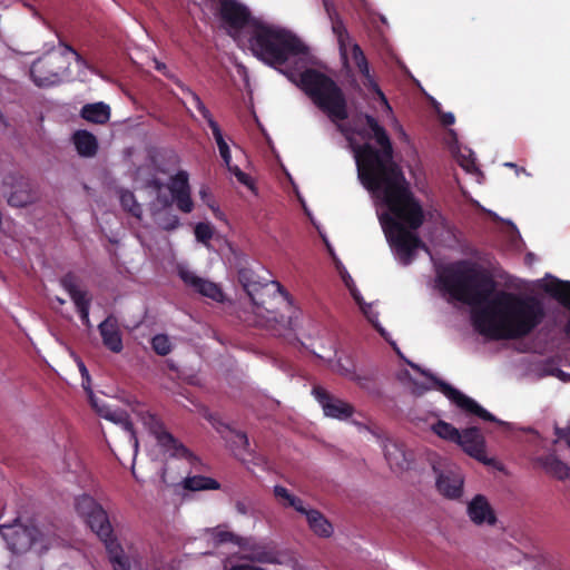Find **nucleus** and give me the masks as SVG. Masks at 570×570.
Listing matches in <instances>:
<instances>
[{"mask_svg": "<svg viewBox=\"0 0 570 570\" xmlns=\"http://www.w3.org/2000/svg\"><path fill=\"white\" fill-rule=\"evenodd\" d=\"M286 76L347 139L361 183L386 207L385 212L377 210V217L396 259L409 265L417 248L428 252L416 235L424 220L422 206L392 161V144L385 129L371 115H358L351 124H344L348 116L346 98L337 83L323 72L306 69L298 81L292 71Z\"/></svg>", "mask_w": 570, "mask_h": 570, "instance_id": "nucleus-1", "label": "nucleus"}, {"mask_svg": "<svg viewBox=\"0 0 570 570\" xmlns=\"http://www.w3.org/2000/svg\"><path fill=\"white\" fill-rule=\"evenodd\" d=\"M439 282L452 299L473 307V326L488 338H522L546 317L541 299L507 291L494 292L493 279L471 263L455 264Z\"/></svg>", "mask_w": 570, "mask_h": 570, "instance_id": "nucleus-2", "label": "nucleus"}, {"mask_svg": "<svg viewBox=\"0 0 570 570\" xmlns=\"http://www.w3.org/2000/svg\"><path fill=\"white\" fill-rule=\"evenodd\" d=\"M252 53L264 63L277 68L287 62L305 63L307 47L291 31L263 19L245 41Z\"/></svg>", "mask_w": 570, "mask_h": 570, "instance_id": "nucleus-3", "label": "nucleus"}, {"mask_svg": "<svg viewBox=\"0 0 570 570\" xmlns=\"http://www.w3.org/2000/svg\"><path fill=\"white\" fill-rule=\"evenodd\" d=\"M324 8L331 19L332 30L335 33L340 47V53L345 65L352 60L358 68L360 72L364 76V86L374 90L380 99L383 111L392 126V128L400 135L401 138L407 139V136L402 125L396 119L391 105L389 104L385 95L379 88L373 76L370 73L367 60L357 43H354L346 31L343 22L335 16L332 0H323Z\"/></svg>", "mask_w": 570, "mask_h": 570, "instance_id": "nucleus-4", "label": "nucleus"}, {"mask_svg": "<svg viewBox=\"0 0 570 570\" xmlns=\"http://www.w3.org/2000/svg\"><path fill=\"white\" fill-rule=\"evenodd\" d=\"M75 509L79 517L90 527V529L105 543L110 562L115 570H129V562L122 553V549L112 538V528L108 520L106 511L96 500L87 494L77 497Z\"/></svg>", "mask_w": 570, "mask_h": 570, "instance_id": "nucleus-5", "label": "nucleus"}, {"mask_svg": "<svg viewBox=\"0 0 570 570\" xmlns=\"http://www.w3.org/2000/svg\"><path fill=\"white\" fill-rule=\"evenodd\" d=\"M63 47L65 52L52 50L31 65L30 76L38 87L56 86L69 77L68 55L75 57L79 68L89 69L87 61L76 50L68 45Z\"/></svg>", "mask_w": 570, "mask_h": 570, "instance_id": "nucleus-6", "label": "nucleus"}, {"mask_svg": "<svg viewBox=\"0 0 570 570\" xmlns=\"http://www.w3.org/2000/svg\"><path fill=\"white\" fill-rule=\"evenodd\" d=\"M399 379L407 386L411 393L415 395H421L425 391L430 390L433 386H438L440 391L459 409L464 411L468 414L475 415L484 421L498 422L499 424H503V422L497 420L490 412L483 409L480 404H478L473 399L466 396L461 391L454 389L453 386L438 381L433 376H428L429 384H421L410 377L409 373L405 371L399 375Z\"/></svg>", "mask_w": 570, "mask_h": 570, "instance_id": "nucleus-7", "label": "nucleus"}, {"mask_svg": "<svg viewBox=\"0 0 570 570\" xmlns=\"http://www.w3.org/2000/svg\"><path fill=\"white\" fill-rule=\"evenodd\" d=\"M132 412L155 436L157 445L165 458L184 459L190 465H195L198 462L197 458L188 449L164 429L163 423L146 406L138 404L132 409Z\"/></svg>", "mask_w": 570, "mask_h": 570, "instance_id": "nucleus-8", "label": "nucleus"}, {"mask_svg": "<svg viewBox=\"0 0 570 570\" xmlns=\"http://www.w3.org/2000/svg\"><path fill=\"white\" fill-rule=\"evenodd\" d=\"M222 24L239 46L245 41L261 18L252 17L248 8L237 0H217Z\"/></svg>", "mask_w": 570, "mask_h": 570, "instance_id": "nucleus-9", "label": "nucleus"}, {"mask_svg": "<svg viewBox=\"0 0 570 570\" xmlns=\"http://www.w3.org/2000/svg\"><path fill=\"white\" fill-rule=\"evenodd\" d=\"M0 534L7 542L12 553H24L33 548L38 553H43L51 544V538L46 537L33 525H24L19 521L12 524L0 525Z\"/></svg>", "mask_w": 570, "mask_h": 570, "instance_id": "nucleus-10", "label": "nucleus"}, {"mask_svg": "<svg viewBox=\"0 0 570 570\" xmlns=\"http://www.w3.org/2000/svg\"><path fill=\"white\" fill-rule=\"evenodd\" d=\"M312 395L322 407L324 415L327 417L344 421L350 419L355 412V409L351 403L334 396L320 385L313 387Z\"/></svg>", "mask_w": 570, "mask_h": 570, "instance_id": "nucleus-11", "label": "nucleus"}, {"mask_svg": "<svg viewBox=\"0 0 570 570\" xmlns=\"http://www.w3.org/2000/svg\"><path fill=\"white\" fill-rule=\"evenodd\" d=\"M177 273L184 284L194 292L208 297L215 302L224 301L222 288L214 282L203 278L185 264H178Z\"/></svg>", "mask_w": 570, "mask_h": 570, "instance_id": "nucleus-12", "label": "nucleus"}, {"mask_svg": "<svg viewBox=\"0 0 570 570\" xmlns=\"http://www.w3.org/2000/svg\"><path fill=\"white\" fill-rule=\"evenodd\" d=\"M456 444H459L466 454L483 464L494 465L495 460L488 456L484 438L476 428H469L461 431Z\"/></svg>", "mask_w": 570, "mask_h": 570, "instance_id": "nucleus-13", "label": "nucleus"}, {"mask_svg": "<svg viewBox=\"0 0 570 570\" xmlns=\"http://www.w3.org/2000/svg\"><path fill=\"white\" fill-rule=\"evenodd\" d=\"M60 283L72 299L83 325L91 327L89 318L90 298L88 297V293L80 287L77 278L71 274L63 276Z\"/></svg>", "mask_w": 570, "mask_h": 570, "instance_id": "nucleus-14", "label": "nucleus"}, {"mask_svg": "<svg viewBox=\"0 0 570 570\" xmlns=\"http://www.w3.org/2000/svg\"><path fill=\"white\" fill-rule=\"evenodd\" d=\"M212 129L214 139L217 144L219 155L224 160L225 166L229 170L230 174H233L237 181L244 186H246L248 189H250L253 193H256V188L254 185V181L249 175L242 171L238 166L232 165V155L228 144L226 142L222 129L219 125H214Z\"/></svg>", "mask_w": 570, "mask_h": 570, "instance_id": "nucleus-15", "label": "nucleus"}, {"mask_svg": "<svg viewBox=\"0 0 570 570\" xmlns=\"http://www.w3.org/2000/svg\"><path fill=\"white\" fill-rule=\"evenodd\" d=\"M226 441L235 456L238 458L242 462H244L247 465L248 470L253 471L252 464H265L262 458H255L252 453L247 451L249 443L246 434L242 432L229 431L228 435L226 436Z\"/></svg>", "mask_w": 570, "mask_h": 570, "instance_id": "nucleus-16", "label": "nucleus"}, {"mask_svg": "<svg viewBox=\"0 0 570 570\" xmlns=\"http://www.w3.org/2000/svg\"><path fill=\"white\" fill-rule=\"evenodd\" d=\"M245 544H239L240 550L245 553L244 558L261 563H278L277 552L268 544L255 542L248 538H244Z\"/></svg>", "mask_w": 570, "mask_h": 570, "instance_id": "nucleus-17", "label": "nucleus"}, {"mask_svg": "<svg viewBox=\"0 0 570 570\" xmlns=\"http://www.w3.org/2000/svg\"><path fill=\"white\" fill-rule=\"evenodd\" d=\"M104 345L114 353H120L124 348L122 336L118 320L109 315L98 326Z\"/></svg>", "mask_w": 570, "mask_h": 570, "instance_id": "nucleus-18", "label": "nucleus"}, {"mask_svg": "<svg viewBox=\"0 0 570 570\" xmlns=\"http://www.w3.org/2000/svg\"><path fill=\"white\" fill-rule=\"evenodd\" d=\"M438 490L450 499L459 498L463 489V475L458 468H451L436 479Z\"/></svg>", "mask_w": 570, "mask_h": 570, "instance_id": "nucleus-19", "label": "nucleus"}, {"mask_svg": "<svg viewBox=\"0 0 570 570\" xmlns=\"http://www.w3.org/2000/svg\"><path fill=\"white\" fill-rule=\"evenodd\" d=\"M342 279L345 284V286L348 288L351 295L353 296L356 304L360 306L361 311L365 315V317L373 324V326L380 332V334L385 338L389 340L387 333L385 330L379 324L377 321V313L373 311L372 304H366L363 301V297L361 296L358 289L356 288L354 281L352 277L346 273H342Z\"/></svg>", "mask_w": 570, "mask_h": 570, "instance_id": "nucleus-20", "label": "nucleus"}, {"mask_svg": "<svg viewBox=\"0 0 570 570\" xmlns=\"http://www.w3.org/2000/svg\"><path fill=\"white\" fill-rule=\"evenodd\" d=\"M4 185H11V189L6 191L9 205L23 207L33 200L29 185L22 179H16L13 176H10L4 180Z\"/></svg>", "mask_w": 570, "mask_h": 570, "instance_id": "nucleus-21", "label": "nucleus"}, {"mask_svg": "<svg viewBox=\"0 0 570 570\" xmlns=\"http://www.w3.org/2000/svg\"><path fill=\"white\" fill-rule=\"evenodd\" d=\"M468 514L475 524H493L495 515L482 495H476L468 505Z\"/></svg>", "mask_w": 570, "mask_h": 570, "instance_id": "nucleus-22", "label": "nucleus"}, {"mask_svg": "<svg viewBox=\"0 0 570 570\" xmlns=\"http://www.w3.org/2000/svg\"><path fill=\"white\" fill-rule=\"evenodd\" d=\"M299 513L305 515L307 524L315 535L330 538L333 534L334 529L332 523L318 510L305 505L304 512Z\"/></svg>", "mask_w": 570, "mask_h": 570, "instance_id": "nucleus-23", "label": "nucleus"}, {"mask_svg": "<svg viewBox=\"0 0 570 570\" xmlns=\"http://www.w3.org/2000/svg\"><path fill=\"white\" fill-rule=\"evenodd\" d=\"M385 459L392 470H403L407 465V459L403 448L394 441L386 440L383 443Z\"/></svg>", "mask_w": 570, "mask_h": 570, "instance_id": "nucleus-24", "label": "nucleus"}, {"mask_svg": "<svg viewBox=\"0 0 570 570\" xmlns=\"http://www.w3.org/2000/svg\"><path fill=\"white\" fill-rule=\"evenodd\" d=\"M72 140L79 155L92 157L97 153L98 142L92 134L79 130L73 134Z\"/></svg>", "mask_w": 570, "mask_h": 570, "instance_id": "nucleus-25", "label": "nucleus"}, {"mask_svg": "<svg viewBox=\"0 0 570 570\" xmlns=\"http://www.w3.org/2000/svg\"><path fill=\"white\" fill-rule=\"evenodd\" d=\"M81 116L95 124H105L110 118V108L104 102L88 104L82 107Z\"/></svg>", "mask_w": 570, "mask_h": 570, "instance_id": "nucleus-26", "label": "nucleus"}, {"mask_svg": "<svg viewBox=\"0 0 570 570\" xmlns=\"http://www.w3.org/2000/svg\"><path fill=\"white\" fill-rule=\"evenodd\" d=\"M206 532L215 543L232 542L237 547H239V544H245L244 538L229 531L228 527L225 524L207 529Z\"/></svg>", "mask_w": 570, "mask_h": 570, "instance_id": "nucleus-27", "label": "nucleus"}, {"mask_svg": "<svg viewBox=\"0 0 570 570\" xmlns=\"http://www.w3.org/2000/svg\"><path fill=\"white\" fill-rule=\"evenodd\" d=\"M183 92L187 96L188 100L194 105V107L198 110L202 117L207 121L208 126L213 128L214 125H218L214 119L209 109L205 106L200 97L193 91L189 87L183 85L181 82H177Z\"/></svg>", "mask_w": 570, "mask_h": 570, "instance_id": "nucleus-28", "label": "nucleus"}, {"mask_svg": "<svg viewBox=\"0 0 570 570\" xmlns=\"http://www.w3.org/2000/svg\"><path fill=\"white\" fill-rule=\"evenodd\" d=\"M183 487L190 491H203V490H217L219 489V483L207 476L203 475H193L187 476L183 481Z\"/></svg>", "mask_w": 570, "mask_h": 570, "instance_id": "nucleus-29", "label": "nucleus"}, {"mask_svg": "<svg viewBox=\"0 0 570 570\" xmlns=\"http://www.w3.org/2000/svg\"><path fill=\"white\" fill-rule=\"evenodd\" d=\"M274 495L284 507H291L297 512H304L305 504L303 500L292 494L286 488L282 485H275Z\"/></svg>", "mask_w": 570, "mask_h": 570, "instance_id": "nucleus-30", "label": "nucleus"}, {"mask_svg": "<svg viewBox=\"0 0 570 570\" xmlns=\"http://www.w3.org/2000/svg\"><path fill=\"white\" fill-rule=\"evenodd\" d=\"M330 368L351 381L353 375L356 372V366L352 357L350 356H340L335 361L330 363Z\"/></svg>", "mask_w": 570, "mask_h": 570, "instance_id": "nucleus-31", "label": "nucleus"}, {"mask_svg": "<svg viewBox=\"0 0 570 570\" xmlns=\"http://www.w3.org/2000/svg\"><path fill=\"white\" fill-rule=\"evenodd\" d=\"M547 472L559 480H566L570 476V468L554 455H549L543 461Z\"/></svg>", "mask_w": 570, "mask_h": 570, "instance_id": "nucleus-32", "label": "nucleus"}, {"mask_svg": "<svg viewBox=\"0 0 570 570\" xmlns=\"http://www.w3.org/2000/svg\"><path fill=\"white\" fill-rule=\"evenodd\" d=\"M431 430L441 439L450 442L456 443L458 439L460 438V431L452 424L442 420H439L436 423L432 424Z\"/></svg>", "mask_w": 570, "mask_h": 570, "instance_id": "nucleus-33", "label": "nucleus"}, {"mask_svg": "<svg viewBox=\"0 0 570 570\" xmlns=\"http://www.w3.org/2000/svg\"><path fill=\"white\" fill-rule=\"evenodd\" d=\"M168 189L173 197L189 190L190 188L188 184V174L184 170L178 171L174 177L170 178Z\"/></svg>", "mask_w": 570, "mask_h": 570, "instance_id": "nucleus-34", "label": "nucleus"}, {"mask_svg": "<svg viewBox=\"0 0 570 570\" xmlns=\"http://www.w3.org/2000/svg\"><path fill=\"white\" fill-rule=\"evenodd\" d=\"M274 285L276 286L278 293L284 297V299L287 303V306L292 309L291 315L288 316L287 321V327L289 330H295L297 327L298 320L301 317V311L295 308L293 306L292 298L289 294L282 287V285L278 282H274Z\"/></svg>", "mask_w": 570, "mask_h": 570, "instance_id": "nucleus-35", "label": "nucleus"}, {"mask_svg": "<svg viewBox=\"0 0 570 570\" xmlns=\"http://www.w3.org/2000/svg\"><path fill=\"white\" fill-rule=\"evenodd\" d=\"M120 203L125 210L129 212L134 217L140 218L142 214L141 206L136 202L134 194L129 190L120 193Z\"/></svg>", "mask_w": 570, "mask_h": 570, "instance_id": "nucleus-36", "label": "nucleus"}, {"mask_svg": "<svg viewBox=\"0 0 570 570\" xmlns=\"http://www.w3.org/2000/svg\"><path fill=\"white\" fill-rule=\"evenodd\" d=\"M351 381L355 382L361 389L370 394L379 393L374 382V376L370 373H357L356 371Z\"/></svg>", "mask_w": 570, "mask_h": 570, "instance_id": "nucleus-37", "label": "nucleus"}, {"mask_svg": "<svg viewBox=\"0 0 570 570\" xmlns=\"http://www.w3.org/2000/svg\"><path fill=\"white\" fill-rule=\"evenodd\" d=\"M151 346L154 351L161 356H165L171 352V343L167 335L157 334L151 340Z\"/></svg>", "mask_w": 570, "mask_h": 570, "instance_id": "nucleus-38", "label": "nucleus"}, {"mask_svg": "<svg viewBox=\"0 0 570 570\" xmlns=\"http://www.w3.org/2000/svg\"><path fill=\"white\" fill-rule=\"evenodd\" d=\"M115 424L121 426L126 432L129 433V442L131 443L136 454L138 451L139 441L127 413L125 412V414H122Z\"/></svg>", "mask_w": 570, "mask_h": 570, "instance_id": "nucleus-39", "label": "nucleus"}, {"mask_svg": "<svg viewBox=\"0 0 570 570\" xmlns=\"http://www.w3.org/2000/svg\"><path fill=\"white\" fill-rule=\"evenodd\" d=\"M115 424L121 426L126 432L129 433V442L131 443L136 454L138 451L139 441L127 413L125 412V414H122Z\"/></svg>", "mask_w": 570, "mask_h": 570, "instance_id": "nucleus-40", "label": "nucleus"}, {"mask_svg": "<svg viewBox=\"0 0 570 570\" xmlns=\"http://www.w3.org/2000/svg\"><path fill=\"white\" fill-rule=\"evenodd\" d=\"M115 424L121 426L126 432L129 433V442L131 443L136 454L138 451L139 441L127 413L125 412V414H122Z\"/></svg>", "mask_w": 570, "mask_h": 570, "instance_id": "nucleus-41", "label": "nucleus"}, {"mask_svg": "<svg viewBox=\"0 0 570 570\" xmlns=\"http://www.w3.org/2000/svg\"><path fill=\"white\" fill-rule=\"evenodd\" d=\"M89 400H90L92 407L97 411V413L106 420H108L110 417V415L112 414V412L115 411V410L110 409L108 405H106L104 401L96 397L94 395V392H90Z\"/></svg>", "mask_w": 570, "mask_h": 570, "instance_id": "nucleus-42", "label": "nucleus"}, {"mask_svg": "<svg viewBox=\"0 0 570 570\" xmlns=\"http://www.w3.org/2000/svg\"><path fill=\"white\" fill-rule=\"evenodd\" d=\"M177 204L178 209L184 213H190L194 208V203L190 198V189L178 194L173 197Z\"/></svg>", "mask_w": 570, "mask_h": 570, "instance_id": "nucleus-43", "label": "nucleus"}, {"mask_svg": "<svg viewBox=\"0 0 570 570\" xmlns=\"http://www.w3.org/2000/svg\"><path fill=\"white\" fill-rule=\"evenodd\" d=\"M566 324H568V322ZM566 326L567 325H564V327ZM564 334H567V333L564 332ZM566 336L570 340V337L568 335H566ZM541 371H542L541 375H551V376L558 377L562 382H570V374L563 372L560 368L554 367L552 364H544L542 366Z\"/></svg>", "mask_w": 570, "mask_h": 570, "instance_id": "nucleus-44", "label": "nucleus"}, {"mask_svg": "<svg viewBox=\"0 0 570 570\" xmlns=\"http://www.w3.org/2000/svg\"><path fill=\"white\" fill-rule=\"evenodd\" d=\"M196 239L206 244L213 237V228L207 223H198L195 226Z\"/></svg>", "mask_w": 570, "mask_h": 570, "instance_id": "nucleus-45", "label": "nucleus"}, {"mask_svg": "<svg viewBox=\"0 0 570 570\" xmlns=\"http://www.w3.org/2000/svg\"><path fill=\"white\" fill-rule=\"evenodd\" d=\"M77 364H78V368H79V372L81 374V377H82V387L87 391L88 395L90 394L91 389H90V375H89V372L86 367V365L83 364L82 361L78 360L77 361Z\"/></svg>", "mask_w": 570, "mask_h": 570, "instance_id": "nucleus-46", "label": "nucleus"}, {"mask_svg": "<svg viewBox=\"0 0 570 570\" xmlns=\"http://www.w3.org/2000/svg\"><path fill=\"white\" fill-rule=\"evenodd\" d=\"M235 509L237 513L242 515H248L252 512L250 503L245 500H237L235 503Z\"/></svg>", "mask_w": 570, "mask_h": 570, "instance_id": "nucleus-47", "label": "nucleus"}, {"mask_svg": "<svg viewBox=\"0 0 570 570\" xmlns=\"http://www.w3.org/2000/svg\"><path fill=\"white\" fill-rule=\"evenodd\" d=\"M159 225L166 230H173L179 225V219L177 216L170 215V216H168L167 219L159 223Z\"/></svg>", "mask_w": 570, "mask_h": 570, "instance_id": "nucleus-48", "label": "nucleus"}, {"mask_svg": "<svg viewBox=\"0 0 570 570\" xmlns=\"http://www.w3.org/2000/svg\"><path fill=\"white\" fill-rule=\"evenodd\" d=\"M229 570H265L263 568L252 566V564H238L232 567Z\"/></svg>", "mask_w": 570, "mask_h": 570, "instance_id": "nucleus-49", "label": "nucleus"}, {"mask_svg": "<svg viewBox=\"0 0 570 570\" xmlns=\"http://www.w3.org/2000/svg\"><path fill=\"white\" fill-rule=\"evenodd\" d=\"M441 118L444 125H452L454 124L455 120L454 115L452 112H445L441 116Z\"/></svg>", "mask_w": 570, "mask_h": 570, "instance_id": "nucleus-50", "label": "nucleus"}, {"mask_svg": "<svg viewBox=\"0 0 570 570\" xmlns=\"http://www.w3.org/2000/svg\"><path fill=\"white\" fill-rule=\"evenodd\" d=\"M125 414V411H121V410H115L112 412V414L110 415V417L108 419V421L112 422V423H116L120 416Z\"/></svg>", "mask_w": 570, "mask_h": 570, "instance_id": "nucleus-51", "label": "nucleus"}, {"mask_svg": "<svg viewBox=\"0 0 570 570\" xmlns=\"http://www.w3.org/2000/svg\"><path fill=\"white\" fill-rule=\"evenodd\" d=\"M245 278H246V272H242L240 275H239V279L240 282L243 283L244 285V288L246 289V292L252 295V289H250V284H248L247 282H245Z\"/></svg>", "mask_w": 570, "mask_h": 570, "instance_id": "nucleus-52", "label": "nucleus"}, {"mask_svg": "<svg viewBox=\"0 0 570 570\" xmlns=\"http://www.w3.org/2000/svg\"><path fill=\"white\" fill-rule=\"evenodd\" d=\"M155 68H156L158 71H160V72H163L164 75H166L167 67H166V65H165V63H163V62H160V61L155 60Z\"/></svg>", "mask_w": 570, "mask_h": 570, "instance_id": "nucleus-53", "label": "nucleus"}, {"mask_svg": "<svg viewBox=\"0 0 570 570\" xmlns=\"http://www.w3.org/2000/svg\"><path fill=\"white\" fill-rule=\"evenodd\" d=\"M199 194H200L202 199H203L204 202H206V198L208 197V190H207V188H202V189H200V191H199Z\"/></svg>", "mask_w": 570, "mask_h": 570, "instance_id": "nucleus-54", "label": "nucleus"}, {"mask_svg": "<svg viewBox=\"0 0 570 570\" xmlns=\"http://www.w3.org/2000/svg\"><path fill=\"white\" fill-rule=\"evenodd\" d=\"M504 166L510 167V168H517V165L513 163H505Z\"/></svg>", "mask_w": 570, "mask_h": 570, "instance_id": "nucleus-55", "label": "nucleus"}, {"mask_svg": "<svg viewBox=\"0 0 570 570\" xmlns=\"http://www.w3.org/2000/svg\"><path fill=\"white\" fill-rule=\"evenodd\" d=\"M57 302H58L59 304H63V303H65V301H63V299H61V298H59V297H57Z\"/></svg>", "mask_w": 570, "mask_h": 570, "instance_id": "nucleus-56", "label": "nucleus"}, {"mask_svg": "<svg viewBox=\"0 0 570 570\" xmlns=\"http://www.w3.org/2000/svg\"><path fill=\"white\" fill-rule=\"evenodd\" d=\"M567 443L570 445V433L567 436Z\"/></svg>", "mask_w": 570, "mask_h": 570, "instance_id": "nucleus-57", "label": "nucleus"}, {"mask_svg": "<svg viewBox=\"0 0 570 570\" xmlns=\"http://www.w3.org/2000/svg\"><path fill=\"white\" fill-rule=\"evenodd\" d=\"M156 184V188L159 189L160 188V183H155Z\"/></svg>", "mask_w": 570, "mask_h": 570, "instance_id": "nucleus-58", "label": "nucleus"}]
</instances>
